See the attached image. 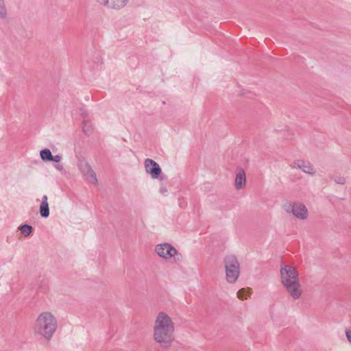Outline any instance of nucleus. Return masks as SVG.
<instances>
[{
	"label": "nucleus",
	"instance_id": "f257e3e1",
	"mask_svg": "<svg viewBox=\"0 0 351 351\" xmlns=\"http://www.w3.org/2000/svg\"><path fill=\"white\" fill-rule=\"evenodd\" d=\"M152 339L162 348H169L176 341V324L167 312H158L152 326Z\"/></svg>",
	"mask_w": 351,
	"mask_h": 351
},
{
	"label": "nucleus",
	"instance_id": "f03ea898",
	"mask_svg": "<svg viewBox=\"0 0 351 351\" xmlns=\"http://www.w3.org/2000/svg\"><path fill=\"white\" fill-rule=\"evenodd\" d=\"M280 279L282 285L293 300H296L302 298L303 289L300 282L298 272L294 266H282Z\"/></svg>",
	"mask_w": 351,
	"mask_h": 351
},
{
	"label": "nucleus",
	"instance_id": "7ed1b4c3",
	"mask_svg": "<svg viewBox=\"0 0 351 351\" xmlns=\"http://www.w3.org/2000/svg\"><path fill=\"white\" fill-rule=\"evenodd\" d=\"M58 328V321L54 314L50 311L39 313L35 319L34 332L43 338L50 340Z\"/></svg>",
	"mask_w": 351,
	"mask_h": 351
},
{
	"label": "nucleus",
	"instance_id": "20e7f679",
	"mask_svg": "<svg viewBox=\"0 0 351 351\" xmlns=\"http://www.w3.org/2000/svg\"><path fill=\"white\" fill-rule=\"evenodd\" d=\"M154 252L162 259L169 261H181L182 255L173 245L168 243H162L156 245Z\"/></svg>",
	"mask_w": 351,
	"mask_h": 351
},
{
	"label": "nucleus",
	"instance_id": "39448f33",
	"mask_svg": "<svg viewBox=\"0 0 351 351\" xmlns=\"http://www.w3.org/2000/svg\"><path fill=\"white\" fill-rule=\"evenodd\" d=\"M226 278L229 283H234L239 276V263L234 255L226 256L224 259Z\"/></svg>",
	"mask_w": 351,
	"mask_h": 351
},
{
	"label": "nucleus",
	"instance_id": "423d86ee",
	"mask_svg": "<svg viewBox=\"0 0 351 351\" xmlns=\"http://www.w3.org/2000/svg\"><path fill=\"white\" fill-rule=\"evenodd\" d=\"M283 208L287 213H291L294 217L300 220H306L308 217V210L306 206L300 202H295L293 204L286 203Z\"/></svg>",
	"mask_w": 351,
	"mask_h": 351
},
{
	"label": "nucleus",
	"instance_id": "0eeeda50",
	"mask_svg": "<svg viewBox=\"0 0 351 351\" xmlns=\"http://www.w3.org/2000/svg\"><path fill=\"white\" fill-rule=\"evenodd\" d=\"M145 168L147 173L154 179L158 178L162 172L159 165L154 160L149 158L145 160Z\"/></svg>",
	"mask_w": 351,
	"mask_h": 351
},
{
	"label": "nucleus",
	"instance_id": "6e6552de",
	"mask_svg": "<svg viewBox=\"0 0 351 351\" xmlns=\"http://www.w3.org/2000/svg\"><path fill=\"white\" fill-rule=\"evenodd\" d=\"M293 167L300 169L306 173L314 174L315 173V169L314 167L307 161L298 160L293 162Z\"/></svg>",
	"mask_w": 351,
	"mask_h": 351
},
{
	"label": "nucleus",
	"instance_id": "1a4fd4ad",
	"mask_svg": "<svg viewBox=\"0 0 351 351\" xmlns=\"http://www.w3.org/2000/svg\"><path fill=\"white\" fill-rule=\"evenodd\" d=\"M234 186L237 190L242 189L246 186V177L243 169H239L237 172Z\"/></svg>",
	"mask_w": 351,
	"mask_h": 351
},
{
	"label": "nucleus",
	"instance_id": "9d476101",
	"mask_svg": "<svg viewBox=\"0 0 351 351\" xmlns=\"http://www.w3.org/2000/svg\"><path fill=\"white\" fill-rule=\"evenodd\" d=\"M128 1L129 0H108V3L106 8L119 10L125 8Z\"/></svg>",
	"mask_w": 351,
	"mask_h": 351
},
{
	"label": "nucleus",
	"instance_id": "9b49d317",
	"mask_svg": "<svg viewBox=\"0 0 351 351\" xmlns=\"http://www.w3.org/2000/svg\"><path fill=\"white\" fill-rule=\"evenodd\" d=\"M47 196L43 197L42 202L40 206V213L43 217H47L49 215V204L47 202Z\"/></svg>",
	"mask_w": 351,
	"mask_h": 351
},
{
	"label": "nucleus",
	"instance_id": "f8f14e48",
	"mask_svg": "<svg viewBox=\"0 0 351 351\" xmlns=\"http://www.w3.org/2000/svg\"><path fill=\"white\" fill-rule=\"evenodd\" d=\"M251 290L250 288H243L237 292V298L240 300H247L251 295Z\"/></svg>",
	"mask_w": 351,
	"mask_h": 351
},
{
	"label": "nucleus",
	"instance_id": "ddd939ff",
	"mask_svg": "<svg viewBox=\"0 0 351 351\" xmlns=\"http://www.w3.org/2000/svg\"><path fill=\"white\" fill-rule=\"evenodd\" d=\"M40 158L44 161H51L52 154L49 149H45L40 151Z\"/></svg>",
	"mask_w": 351,
	"mask_h": 351
},
{
	"label": "nucleus",
	"instance_id": "4468645a",
	"mask_svg": "<svg viewBox=\"0 0 351 351\" xmlns=\"http://www.w3.org/2000/svg\"><path fill=\"white\" fill-rule=\"evenodd\" d=\"M85 176L88 179V182H90V183H93L94 184H97L96 174L93 169H90L86 174H85Z\"/></svg>",
	"mask_w": 351,
	"mask_h": 351
},
{
	"label": "nucleus",
	"instance_id": "2eb2a0df",
	"mask_svg": "<svg viewBox=\"0 0 351 351\" xmlns=\"http://www.w3.org/2000/svg\"><path fill=\"white\" fill-rule=\"evenodd\" d=\"M79 169L82 173L85 176L90 169H92L90 165L84 161H82L78 165Z\"/></svg>",
	"mask_w": 351,
	"mask_h": 351
},
{
	"label": "nucleus",
	"instance_id": "dca6fc26",
	"mask_svg": "<svg viewBox=\"0 0 351 351\" xmlns=\"http://www.w3.org/2000/svg\"><path fill=\"white\" fill-rule=\"evenodd\" d=\"M21 232L24 236L27 237L31 233L32 227L27 225H23L21 227Z\"/></svg>",
	"mask_w": 351,
	"mask_h": 351
},
{
	"label": "nucleus",
	"instance_id": "f3484780",
	"mask_svg": "<svg viewBox=\"0 0 351 351\" xmlns=\"http://www.w3.org/2000/svg\"><path fill=\"white\" fill-rule=\"evenodd\" d=\"M6 14V10L3 0H0V16L4 17Z\"/></svg>",
	"mask_w": 351,
	"mask_h": 351
},
{
	"label": "nucleus",
	"instance_id": "a211bd4d",
	"mask_svg": "<svg viewBox=\"0 0 351 351\" xmlns=\"http://www.w3.org/2000/svg\"><path fill=\"white\" fill-rule=\"evenodd\" d=\"M95 1L99 5L106 8L108 0H95Z\"/></svg>",
	"mask_w": 351,
	"mask_h": 351
},
{
	"label": "nucleus",
	"instance_id": "6ab92c4d",
	"mask_svg": "<svg viewBox=\"0 0 351 351\" xmlns=\"http://www.w3.org/2000/svg\"><path fill=\"white\" fill-rule=\"evenodd\" d=\"M346 336L348 341L351 343V327L346 329Z\"/></svg>",
	"mask_w": 351,
	"mask_h": 351
},
{
	"label": "nucleus",
	"instance_id": "aec40b11",
	"mask_svg": "<svg viewBox=\"0 0 351 351\" xmlns=\"http://www.w3.org/2000/svg\"><path fill=\"white\" fill-rule=\"evenodd\" d=\"M61 159H62V157L60 155H56V156H53L52 155L51 161H54L56 162H59L61 160Z\"/></svg>",
	"mask_w": 351,
	"mask_h": 351
},
{
	"label": "nucleus",
	"instance_id": "412c9836",
	"mask_svg": "<svg viewBox=\"0 0 351 351\" xmlns=\"http://www.w3.org/2000/svg\"><path fill=\"white\" fill-rule=\"evenodd\" d=\"M56 168H57L58 169H59V170H62V166H60V165L57 166V167H56Z\"/></svg>",
	"mask_w": 351,
	"mask_h": 351
},
{
	"label": "nucleus",
	"instance_id": "4be33fe9",
	"mask_svg": "<svg viewBox=\"0 0 351 351\" xmlns=\"http://www.w3.org/2000/svg\"><path fill=\"white\" fill-rule=\"evenodd\" d=\"M344 182H345L344 179H342L341 183L343 184V183H344Z\"/></svg>",
	"mask_w": 351,
	"mask_h": 351
}]
</instances>
